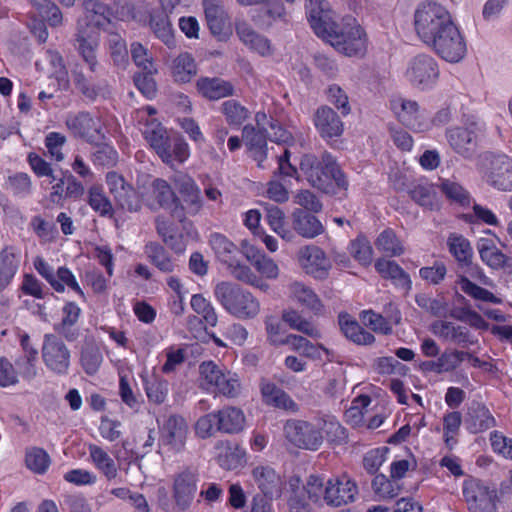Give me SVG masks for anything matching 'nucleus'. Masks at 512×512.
I'll list each match as a JSON object with an SVG mask.
<instances>
[{
  "mask_svg": "<svg viewBox=\"0 0 512 512\" xmlns=\"http://www.w3.org/2000/svg\"><path fill=\"white\" fill-rule=\"evenodd\" d=\"M306 10L315 34L330 43L338 52L350 57L363 56L366 53L367 38L360 25L347 23L339 27L333 20L332 12L324 7L321 0H308Z\"/></svg>",
  "mask_w": 512,
  "mask_h": 512,
  "instance_id": "nucleus-1",
  "label": "nucleus"
},
{
  "mask_svg": "<svg viewBox=\"0 0 512 512\" xmlns=\"http://www.w3.org/2000/svg\"><path fill=\"white\" fill-rule=\"evenodd\" d=\"M358 487L347 475L334 476L326 482L315 475L308 478V498L316 504L339 508L355 501Z\"/></svg>",
  "mask_w": 512,
  "mask_h": 512,
  "instance_id": "nucleus-2",
  "label": "nucleus"
},
{
  "mask_svg": "<svg viewBox=\"0 0 512 512\" xmlns=\"http://www.w3.org/2000/svg\"><path fill=\"white\" fill-rule=\"evenodd\" d=\"M299 166L309 184L324 193L333 192L335 185L341 188L347 185L345 175L328 152H324L321 159L313 154H305Z\"/></svg>",
  "mask_w": 512,
  "mask_h": 512,
  "instance_id": "nucleus-3",
  "label": "nucleus"
},
{
  "mask_svg": "<svg viewBox=\"0 0 512 512\" xmlns=\"http://www.w3.org/2000/svg\"><path fill=\"white\" fill-rule=\"evenodd\" d=\"M214 295L221 306L239 319H254L260 312L259 300L240 285L222 281L216 284Z\"/></svg>",
  "mask_w": 512,
  "mask_h": 512,
  "instance_id": "nucleus-4",
  "label": "nucleus"
},
{
  "mask_svg": "<svg viewBox=\"0 0 512 512\" xmlns=\"http://www.w3.org/2000/svg\"><path fill=\"white\" fill-rule=\"evenodd\" d=\"M452 23L448 10L436 2L423 3L414 15L415 30L425 44Z\"/></svg>",
  "mask_w": 512,
  "mask_h": 512,
  "instance_id": "nucleus-5",
  "label": "nucleus"
},
{
  "mask_svg": "<svg viewBox=\"0 0 512 512\" xmlns=\"http://www.w3.org/2000/svg\"><path fill=\"white\" fill-rule=\"evenodd\" d=\"M202 386L227 398H235L241 392V383L235 373L222 369L213 361H204L199 366Z\"/></svg>",
  "mask_w": 512,
  "mask_h": 512,
  "instance_id": "nucleus-6",
  "label": "nucleus"
},
{
  "mask_svg": "<svg viewBox=\"0 0 512 512\" xmlns=\"http://www.w3.org/2000/svg\"><path fill=\"white\" fill-rule=\"evenodd\" d=\"M95 20H101V16H87L86 19L78 21L75 34V48L88 64L91 72L96 71L98 64L96 57L99 36L98 28L105 26L96 24Z\"/></svg>",
  "mask_w": 512,
  "mask_h": 512,
  "instance_id": "nucleus-7",
  "label": "nucleus"
},
{
  "mask_svg": "<svg viewBox=\"0 0 512 512\" xmlns=\"http://www.w3.org/2000/svg\"><path fill=\"white\" fill-rule=\"evenodd\" d=\"M444 60L459 62L466 54L465 41L454 22L427 43Z\"/></svg>",
  "mask_w": 512,
  "mask_h": 512,
  "instance_id": "nucleus-8",
  "label": "nucleus"
},
{
  "mask_svg": "<svg viewBox=\"0 0 512 512\" xmlns=\"http://www.w3.org/2000/svg\"><path fill=\"white\" fill-rule=\"evenodd\" d=\"M482 168L487 182L502 191L512 190V159L504 154L487 153Z\"/></svg>",
  "mask_w": 512,
  "mask_h": 512,
  "instance_id": "nucleus-9",
  "label": "nucleus"
},
{
  "mask_svg": "<svg viewBox=\"0 0 512 512\" xmlns=\"http://www.w3.org/2000/svg\"><path fill=\"white\" fill-rule=\"evenodd\" d=\"M143 196L152 208L157 206L172 208L171 214L174 220L184 222V207L179 206L177 197L167 181L156 178L147 188L143 186Z\"/></svg>",
  "mask_w": 512,
  "mask_h": 512,
  "instance_id": "nucleus-10",
  "label": "nucleus"
},
{
  "mask_svg": "<svg viewBox=\"0 0 512 512\" xmlns=\"http://www.w3.org/2000/svg\"><path fill=\"white\" fill-rule=\"evenodd\" d=\"M65 123L75 138L82 139L87 143H97L106 138L100 117L93 116L89 112L82 111L69 115Z\"/></svg>",
  "mask_w": 512,
  "mask_h": 512,
  "instance_id": "nucleus-11",
  "label": "nucleus"
},
{
  "mask_svg": "<svg viewBox=\"0 0 512 512\" xmlns=\"http://www.w3.org/2000/svg\"><path fill=\"white\" fill-rule=\"evenodd\" d=\"M70 350L56 335L46 334L42 345V359L48 370L66 375L70 367Z\"/></svg>",
  "mask_w": 512,
  "mask_h": 512,
  "instance_id": "nucleus-12",
  "label": "nucleus"
},
{
  "mask_svg": "<svg viewBox=\"0 0 512 512\" xmlns=\"http://www.w3.org/2000/svg\"><path fill=\"white\" fill-rule=\"evenodd\" d=\"M406 77L414 87L431 88L439 77L438 64L432 56L419 54L408 63Z\"/></svg>",
  "mask_w": 512,
  "mask_h": 512,
  "instance_id": "nucleus-13",
  "label": "nucleus"
},
{
  "mask_svg": "<svg viewBox=\"0 0 512 512\" xmlns=\"http://www.w3.org/2000/svg\"><path fill=\"white\" fill-rule=\"evenodd\" d=\"M189 428L186 420L178 415H171L160 429L159 448L168 453L178 454L184 451Z\"/></svg>",
  "mask_w": 512,
  "mask_h": 512,
  "instance_id": "nucleus-14",
  "label": "nucleus"
},
{
  "mask_svg": "<svg viewBox=\"0 0 512 512\" xmlns=\"http://www.w3.org/2000/svg\"><path fill=\"white\" fill-rule=\"evenodd\" d=\"M284 433L292 444L303 449L316 450L323 441L320 429L303 420H288L284 426Z\"/></svg>",
  "mask_w": 512,
  "mask_h": 512,
  "instance_id": "nucleus-15",
  "label": "nucleus"
},
{
  "mask_svg": "<svg viewBox=\"0 0 512 512\" xmlns=\"http://www.w3.org/2000/svg\"><path fill=\"white\" fill-rule=\"evenodd\" d=\"M106 183L110 194L121 209L129 212H136L140 209L141 203L138 194L121 174L115 171L108 172Z\"/></svg>",
  "mask_w": 512,
  "mask_h": 512,
  "instance_id": "nucleus-16",
  "label": "nucleus"
},
{
  "mask_svg": "<svg viewBox=\"0 0 512 512\" xmlns=\"http://www.w3.org/2000/svg\"><path fill=\"white\" fill-rule=\"evenodd\" d=\"M298 261L306 274L319 280L326 279L332 267V263L325 252L315 245L301 248L298 253Z\"/></svg>",
  "mask_w": 512,
  "mask_h": 512,
  "instance_id": "nucleus-17",
  "label": "nucleus"
},
{
  "mask_svg": "<svg viewBox=\"0 0 512 512\" xmlns=\"http://www.w3.org/2000/svg\"><path fill=\"white\" fill-rule=\"evenodd\" d=\"M206 22L211 34L218 41L226 42L232 35L229 17L220 0H203Z\"/></svg>",
  "mask_w": 512,
  "mask_h": 512,
  "instance_id": "nucleus-18",
  "label": "nucleus"
},
{
  "mask_svg": "<svg viewBox=\"0 0 512 512\" xmlns=\"http://www.w3.org/2000/svg\"><path fill=\"white\" fill-rule=\"evenodd\" d=\"M198 474L196 470L186 468L174 476L173 498L176 507L184 511L190 507L197 492Z\"/></svg>",
  "mask_w": 512,
  "mask_h": 512,
  "instance_id": "nucleus-19",
  "label": "nucleus"
},
{
  "mask_svg": "<svg viewBox=\"0 0 512 512\" xmlns=\"http://www.w3.org/2000/svg\"><path fill=\"white\" fill-rule=\"evenodd\" d=\"M463 495L470 510L476 512H491L494 508L495 492L478 480L464 482Z\"/></svg>",
  "mask_w": 512,
  "mask_h": 512,
  "instance_id": "nucleus-20",
  "label": "nucleus"
},
{
  "mask_svg": "<svg viewBox=\"0 0 512 512\" xmlns=\"http://www.w3.org/2000/svg\"><path fill=\"white\" fill-rule=\"evenodd\" d=\"M143 135L162 161L166 164H172L171 141L162 124L156 119L147 121L143 129Z\"/></svg>",
  "mask_w": 512,
  "mask_h": 512,
  "instance_id": "nucleus-21",
  "label": "nucleus"
},
{
  "mask_svg": "<svg viewBox=\"0 0 512 512\" xmlns=\"http://www.w3.org/2000/svg\"><path fill=\"white\" fill-rule=\"evenodd\" d=\"M393 108L400 122L406 127L419 132L429 129L430 122L424 112L420 111L417 102L402 99L399 104L395 102Z\"/></svg>",
  "mask_w": 512,
  "mask_h": 512,
  "instance_id": "nucleus-22",
  "label": "nucleus"
},
{
  "mask_svg": "<svg viewBox=\"0 0 512 512\" xmlns=\"http://www.w3.org/2000/svg\"><path fill=\"white\" fill-rule=\"evenodd\" d=\"M314 125L323 139H332L342 135L344 130L340 116L329 106L319 107L314 114Z\"/></svg>",
  "mask_w": 512,
  "mask_h": 512,
  "instance_id": "nucleus-23",
  "label": "nucleus"
},
{
  "mask_svg": "<svg viewBox=\"0 0 512 512\" xmlns=\"http://www.w3.org/2000/svg\"><path fill=\"white\" fill-rule=\"evenodd\" d=\"M394 187L398 191H406L411 199L420 206L429 209H433L437 206V197L434 185L427 181L420 180L407 185L400 177L394 181Z\"/></svg>",
  "mask_w": 512,
  "mask_h": 512,
  "instance_id": "nucleus-24",
  "label": "nucleus"
},
{
  "mask_svg": "<svg viewBox=\"0 0 512 512\" xmlns=\"http://www.w3.org/2000/svg\"><path fill=\"white\" fill-rule=\"evenodd\" d=\"M252 477L266 499H277L282 493V480L279 474L269 466H257L252 470Z\"/></svg>",
  "mask_w": 512,
  "mask_h": 512,
  "instance_id": "nucleus-25",
  "label": "nucleus"
},
{
  "mask_svg": "<svg viewBox=\"0 0 512 512\" xmlns=\"http://www.w3.org/2000/svg\"><path fill=\"white\" fill-rule=\"evenodd\" d=\"M242 139L253 159L257 161L258 167L264 169L263 162L267 158L268 132L248 124L242 129Z\"/></svg>",
  "mask_w": 512,
  "mask_h": 512,
  "instance_id": "nucleus-26",
  "label": "nucleus"
},
{
  "mask_svg": "<svg viewBox=\"0 0 512 512\" xmlns=\"http://www.w3.org/2000/svg\"><path fill=\"white\" fill-rule=\"evenodd\" d=\"M451 148L459 155L470 158L477 148V135L474 130L464 127H455L446 132Z\"/></svg>",
  "mask_w": 512,
  "mask_h": 512,
  "instance_id": "nucleus-27",
  "label": "nucleus"
},
{
  "mask_svg": "<svg viewBox=\"0 0 512 512\" xmlns=\"http://www.w3.org/2000/svg\"><path fill=\"white\" fill-rule=\"evenodd\" d=\"M262 399L267 405L295 412L298 407L294 400L275 383L262 378L259 383Z\"/></svg>",
  "mask_w": 512,
  "mask_h": 512,
  "instance_id": "nucleus-28",
  "label": "nucleus"
},
{
  "mask_svg": "<svg viewBox=\"0 0 512 512\" xmlns=\"http://www.w3.org/2000/svg\"><path fill=\"white\" fill-rule=\"evenodd\" d=\"M196 88L199 94L209 100H219L235 94L233 84L218 77H201L196 82Z\"/></svg>",
  "mask_w": 512,
  "mask_h": 512,
  "instance_id": "nucleus-29",
  "label": "nucleus"
},
{
  "mask_svg": "<svg viewBox=\"0 0 512 512\" xmlns=\"http://www.w3.org/2000/svg\"><path fill=\"white\" fill-rule=\"evenodd\" d=\"M465 425L471 433L476 434L492 428L495 419L484 404L472 402L466 414Z\"/></svg>",
  "mask_w": 512,
  "mask_h": 512,
  "instance_id": "nucleus-30",
  "label": "nucleus"
},
{
  "mask_svg": "<svg viewBox=\"0 0 512 512\" xmlns=\"http://www.w3.org/2000/svg\"><path fill=\"white\" fill-rule=\"evenodd\" d=\"M218 451L217 463L225 470H234L245 462V451L236 443L219 441L216 446Z\"/></svg>",
  "mask_w": 512,
  "mask_h": 512,
  "instance_id": "nucleus-31",
  "label": "nucleus"
},
{
  "mask_svg": "<svg viewBox=\"0 0 512 512\" xmlns=\"http://www.w3.org/2000/svg\"><path fill=\"white\" fill-rule=\"evenodd\" d=\"M477 248L481 260L492 269H507L512 272V258L503 254L489 239H480Z\"/></svg>",
  "mask_w": 512,
  "mask_h": 512,
  "instance_id": "nucleus-32",
  "label": "nucleus"
},
{
  "mask_svg": "<svg viewBox=\"0 0 512 512\" xmlns=\"http://www.w3.org/2000/svg\"><path fill=\"white\" fill-rule=\"evenodd\" d=\"M432 332L439 338L456 343L458 345L473 344L469 331L460 325H455L453 322L436 321L432 324Z\"/></svg>",
  "mask_w": 512,
  "mask_h": 512,
  "instance_id": "nucleus-33",
  "label": "nucleus"
},
{
  "mask_svg": "<svg viewBox=\"0 0 512 512\" xmlns=\"http://www.w3.org/2000/svg\"><path fill=\"white\" fill-rule=\"evenodd\" d=\"M295 202L305 209L294 212L297 224H301L302 219L306 221V224H321L316 216L308 213V211L317 213L322 210L321 202L312 192L309 190L300 191L295 197Z\"/></svg>",
  "mask_w": 512,
  "mask_h": 512,
  "instance_id": "nucleus-34",
  "label": "nucleus"
},
{
  "mask_svg": "<svg viewBox=\"0 0 512 512\" xmlns=\"http://www.w3.org/2000/svg\"><path fill=\"white\" fill-rule=\"evenodd\" d=\"M217 430L227 434L238 433L243 430L245 416L240 408L233 406L223 407L216 412Z\"/></svg>",
  "mask_w": 512,
  "mask_h": 512,
  "instance_id": "nucleus-35",
  "label": "nucleus"
},
{
  "mask_svg": "<svg viewBox=\"0 0 512 512\" xmlns=\"http://www.w3.org/2000/svg\"><path fill=\"white\" fill-rule=\"evenodd\" d=\"M338 323L345 337L358 345H372L375 337L362 328L359 323L347 313H340Z\"/></svg>",
  "mask_w": 512,
  "mask_h": 512,
  "instance_id": "nucleus-36",
  "label": "nucleus"
},
{
  "mask_svg": "<svg viewBox=\"0 0 512 512\" xmlns=\"http://www.w3.org/2000/svg\"><path fill=\"white\" fill-rule=\"evenodd\" d=\"M236 33L240 40L250 49L265 56L271 53L270 42L264 36L258 34L247 22L236 23Z\"/></svg>",
  "mask_w": 512,
  "mask_h": 512,
  "instance_id": "nucleus-37",
  "label": "nucleus"
},
{
  "mask_svg": "<svg viewBox=\"0 0 512 512\" xmlns=\"http://www.w3.org/2000/svg\"><path fill=\"white\" fill-rule=\"evenodd\" d=\"M175 185L183 196L189 214H196L201 208L200 189L195 181L188 175H178Z\"/></svg>",
  "mask_w": 512,
  "mask_h": 512,
  "instance_id": "nucleus-38",
  "label": "nucleus"
},
{
  "mask_svg": "<svg viewBox=\"0 0 512 512\" xmlns=\"http://www.w3.org/2000/svg\"><path fill=\"white\" fill-rule=\"evenodd\" d=\"M375 269L383 278L392 280L397 287L406 291L411 289L410 276L395 261L378 259Z\"/></svg>",
  "mask_w": 512,
  "mask_h": 512,
  "instance_id": "nucleus-39",
  "label": "nucleus"
},
{
  "mask_svg": "<svg viewBox=\"0 0 512 512\" xmlns=\"http://www.w3.org/2000/svg\"><path fill=\"white\" fill-rule=\"evenodd\" d=\"M62 312V320L55 326V330L68 341H74L79 335V331L75 325L78 322L81 309L74 302H68L63 307Z\"/></svg>",
  "mask_w": 512,
  "mask_h": 512,
  "instance_id": "nucleus-40",
  "label": "nucleus"
},
{
  "mask_svg": "<svg viewBox=\"0 0 512 512\" xmlns=\"http://www.w3.org/2000/svg\"><path fill=\"white\" fill-rule=\"evenodd\" d=\"M171 74L175 82L188 83L197 74V65L191 54L180 53L172 61Z\"/></svg>",
  "mask_w": 512,
  "mask_h": 512,
  "instance_id": "nucleus-41",
  "label": "nucleus"
},
{
  "mask_svg": "<svg viewBox=\"0 0 512 512\" xmlns=\"http://www.w3.org/2000/svg\"><path fill=\"white\" fill-rule=\"evenodd\" d=\"M150 27L155 36L168 48H174L176 46L174 31L166 12H154L151 14Z\"/></svg>",
  "mask_w": 512,
  "mask_h": 512,
  "instance_id": "nucleus-42",
  "label": "nucleus"
},
{
  "mask_svg": "<svg viewBox=\"0 0 512 512\" xmlns=\"http://www.w3.org/2000/svg\"><path fill=\"white\" fill-rule=\"evenodd\" d=\"M220 112L226 123L235 128L242 126L251 115L249 109L235 99L224 101L220 106Z\"/></svg>",
  "mask_w": 512,
  "mask_h": 512,
  "instance_id": "nucleus-43",
  "label": "nucleus"
},
{
  "mask_svg": "<svg viewBox=\"0 0 512 512\" xmlns=\"http://www.w3.org/2000/svg\"><path fill=\"white\" fill-rule=\"evenodd\" d=\"M158 233L167 246L177 253L185 250L189 235L184 232V226H157Z\"/></svg>",
  "mask_w": 512,
  "mask_h": 512,
  "instance_id": "nucleus-44",
  "label": "nucleus"
},
{
  "mask_svg": "<svg viewBox=\"0 0 512 512\" xmlns=\"http://www.w3.org/2000/svg\"><path fill=\"white\" fill-rule=\"evenodd\" d=\"M19 261L12 248H5L0 252V291H3L12 281Z\"/></svg>",
  "mask_w": 512,
  "mask_h": 512,
  "instance_id": "nucleus-45",
  "label": "nucleus"
},
{
  "mask_svg": "<svg viewBox=\"0 0 512 512\" xmlns=\"http://www.w3.org/2000/svg\"><path fill=\"white\" fill-rule=\"evenodd\" d=\"M441 192L453 204L461 207H467L471 204L472 199L470 193L459 183L450 180L442 179L439 184Z\"/></svg>",
  "mask_w": 512,
  "mask_h": 512,
  "instance_id": "nucleus-46",
  "label": "nucleus"
},
{
  "mask_svg": "<svg viewBox=\"0 0 512 512\" xmlns=\"http://www.w3.org/2000/svg\"><path fill=\"white\" fill-rule=\"evenodd\" d=\"M292 297L307 308L319 312L322 309V303L316 293L301 282H293L289 286Z\"/></svg>",
  "mask_w": 512,
  "mask_h": 512,
  "instance_id": "nucleus-47",
  "label": "nucleus"
},
{
  "mask_svg": "<svg viewBox=\"0 0 512 512\" xmlns=\"http://www.w3.org/2000/svg\"><path fill=\"white\" fill-rule=\"evenodd\" d=\"M209 243L217 258L224 264L230 263L239 254L237 246L222 234H212Z\"/></svg>",
  "mask_w": 512,
  "mask_h": 512,
  "instance_id": "nucleus-48",
  "label": "nucleus"
},
{
  "mask_svg": "<svg viewBox=\"0 0 512 512\" xmlns=\"http://www.w3.org/2000/svg\"><path fill=\"white\" fill-rule=\"evenodd\" d=\"M89 455L94 465L110 480L117 476V467L114 460L101 447L90 444Z\"/></svg>",
  "mask_w": 512,
  "mask_h": 512,
  "instance_id": "nucleus-49",
  "label": "nucleus"
},
{
  "mask_svg": "<svg viewBox=\"0 0 512 512\" xmlns=\"http://www.w3.org/2000/svg\"><path fill=\"white\" fill-rule=\"evenodd\" d=\"M145 253L150 261L163 273H172L176 267L163 246L158 243H149L145 246Z\"/></svg>",
  "mask_w": 512,
  "mask_h": 512,
  "instance_id": "nucleus-50",
  "label": "nucleus"
},
{
  "mask_svg": "<svg viewBox=\"0 0 512 512\" xmlns=\"http://www.w3.org/2000/svg\"><path fill=\"white\" fill-rule=\"evenodd\" d=\"M450 253L461 265H470L473 251L469 241L461 235L452 234L447 241Z\"/></svg>",
  "mask_w": 512,
  "mask_h": 512,
  "instance_id": "nucleus-51",
  "label": "nucleus"
},
{
  "mask_svg": "<svg viewBox=\"0 0 512 512\" xmlns=\"http://www.w3.org/2000/svg\"><path fill=\"white\" fill-rule=\"evenodd\" d=\"M103 361L102 353L94 343H86L81 351L80 362L88 375H94L99 370Z\"/></svg>",
  "mask_w": 512,
  "mask_h": 512,
  "instance_id": "nucleus-52",
  "label": "nucleus"
},
{
  "mask_svg": "<svg viewBox=\"0 0 512 512\" xmlns=\"http://www.w3.org/2000/svg\"><path fill=\"white\" fill-rule=\"evenodd\" d=\"M283 320L292 329L298 330L307 336L318 339L321 337L319 329L310 321L303 318L297 311L289 310L283 313Z\"/></svg>",
  "mask_w": 512,
  "mask_h": 512,
  "instance_id": "nucleus-53",
  "label": "nucleus"
},
{
  "mask_svg": "<svg viewBox=\"0 0 512 512\" xmlns=\"http://www.w3.org/2000/svg\"><path fill=\"white\" fill-rule=\"evenodd\" d=\"M94 150L91 154V161L94 165L102 167L115 166L118 161V153L111 145L103 141L92 143Z\"/></svg>",
  "mask_w": 512,
  "mask_h": 512,
  "instance_id": "nucleus-54",
  "label": "nucleus"
},
{
  "mask_svg": "<svg viewBox=\"0 0 512 512\" xmlns=\"http://www.w3.org/2000/svg\"><path fill=\"white\" fill-rule=\"evenodd\" d=\"M375 245L378 250L390 256H399L404 252V247L401 240L390 228L385 229L378 236Z\"/></svg>",
  "mask_w": 512,
  "mask_h": 512,
  "instance_id": "nucleus-55",
  "label": "nucleus"
},
{
  "mask_svg": "<svg viewBox=\"0 0 512 512\" xmlns=\"http://www.w3.org/2000/svg\"><path fill=\"white\" fill-rule=\"evenodd\" d=\"M143 381L149 401L162 404L168 395V382L156 376L143 377Z\"/></svg>",
  "mask_w": 512,
  "mask_h": 512,
  "instance_id": "nucleus-56",
  "label": "nucleus"
},
{
  "mask_svg": "<svg viewBox=\"0 0 512 512\" xmlns=\"http://www.w3.org/2000/svg\"><path fill=\"white\" fill-rule=\"evenodd\" d=\"M73 80L81 94L90 100H95L98 96L104 95L106 92L107 85L105 82L92 84L82 72L74 71Z\"/></svg>",
  "mask_w": 512,
  "mask_h": 512,
  "instance_id": "nucleus-57",
  "label": "nucleus"
},
{
  "mask_svg": "<svg viewBox=\"0 0 512 512\" xmlns=\"http://www.w3.org/2000/svg\"><path fill=\"white\" fill-rule=\"evenodd\" d=\"M372 369L379 375H399L404 376L408 372V367L399 362L394 357H378L372 363Z\"/></svg>",
  "mask_w": 512,
  "mask_h": 512,
  "instance_id": "nucleus-58",
  "label": "nucleus"
},
{
  "mask_svg": "<svg viewBox=\"0 0 512 512\" xmlns=\"http://www.w3.org/2000/svg\"><path fill=\"white\" fill-rule=\"evenodd\" d=\"M372 488L376 495L383 499L398 496L401 486L396 479H388L384 474H378L372 481Z\"/></svg>",
  "mask_w": 512,
  "mask_h": 512,
  "instance_id": "nucleus-59",
  "label": "nucleus"
},
{
  "mask_svg": "<svg viewBox=\"0 0 512 512\" xmlns=\"http://www.w3.org/2000/svg\"><path fill=\"white\" fill-rule=\"evenodd\" d=\"M281 343L290 346L292 350L299 352L306 357L316 358L319 356L320 347L314 345L300 335L290 334L286 336Z\"/></svg>",
  "mask_w": 512,
  "mask_h": 512,
  "instance_id": "nucleus-60",
  "label": "nucleus"
},
{
  "mask_svg": "<svg viewBox=\"0 0 512 512\" xmlns=\"http://www.w3.org/2000/svg\"><path fill=\"white\" fill-rule=\"evenodd\" d=\"M191 307L199 315H202L206 324L214 327L217 324L218 317L214 307L201 294H195L191 298Z\"/></svg>",
  "mask_w": 512,
  "mask_h": 512,
  "instance_id": "nucleus-61",
  "label": "nucleus"
},
{
  "mask_svg": "<svg viewBox=\"0 0 512 512\" xmlns=\"http://www.w3.org/2000/svg\"><path fill=\"white\" fill-rule=\"evenodd\" d=\"M459 283L462 291L475 299L494 304H498L501 302V300L498 297H496L492 292L476 285L466 277H461Z\"/></svg>",
  "mask_w": 512,
  "mask_h": 512,
  "instance_id": "nucleus-62",
  "label": "nucleus"
},
{
  "mask_svg": "<svg viewBox=\"0 0 512 512\" xmlns=\"http://www.w3.org/2000/svg\"><path fill=\"white\" fill-rule=\"evenodd\" d=\"M360 318L364 325L370 327L374 332L383 335L392 333V326L381 314L372 310L362 311Z\"/></svg>",
  "mask_w": 512,
  "mask_h": 512,
  "instance_id": "nucleus-63",
  "label": "nucleus"
},
{
  "mask_svg": "<svg viewBox=\"0 0 512 512\" xmlns=\"http://www.w3.org/2000/svg\"><path fill=\"white\" fill-rule=\"evenodd\" d=\"M25 461L30 470L41 474L48 468L50 464V457L45 450L41 448H32L27 451Z\"/></svg>",
  "mask_w": 512,
  "mask_h": 512,
  "instance_id": "nucleus-64",
  "label": "nucleus"
}]
</instances>
